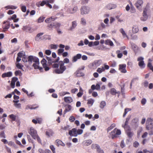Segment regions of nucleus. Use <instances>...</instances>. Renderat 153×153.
<instances>
[{"label":"nucleus","mask_w":153,"mask_h":153,"mask_svg":"<svg viewBox=\"0 0 153 153\" xmlns=\"http://www.w3.org/2000/svg\"><path fill=\"white\" fill-rule=\"evenodd\" d=\"M59 68H57L53 70V72L56 74H62L66 70V68L64 65V62L62 61H60L59 63Z\"/></svg>","instance_id":"1"},{"label":"nucleus","mask_w":153,"mask_h":153,"mask_svg":"<svg viewBox=\"0 0 153 153\" xmlns=\"http://www.w3.org/2000/svg\"><path fill=\"white\" fill-rule=\"evenodd\" d=\"M36 59L35 58V56H30L27 57L25 54H24L23 57L22 58V60L24 62H32V60H36Z\"/></svg>","instance_id":"2"},{"label":"nucleus","mask_w":153,"mask_h":153,"mask_svg":"<svg viewBox=\"0 0 153 153\" xmlns=\"http://www.w3.org/2000/svg\"><path fill=\"white\" fill-rule=\"evenodd\" d=\"M144 58L142 57H140L137 59V61H139L138 65L141 68H143L145 67V64L143 61Z\"/></svg>","instance_id":"3"},{"label":"nucleus","mask_w":153,"mask_h":153,"mask_svg":"<svg viewBox=\"0 0 153 153\" xmlns=\"http://www.w3.org/2000/svg\"><path fill=\"white\" fill-rule=\"evenodd\" d=\"M28 132L33 138L38 135L37 131L32 127L30 128Z\"/></svg>","instance_id":"4"},{"label":"nucleus","mask_w":153,"mask_h":153,"mask_svg":"<svg viewBox=\"0 0 153 153\" xmlns=\"http://www.w3.org/2000/svg\"><path fill=\"white\" fill-rule=\"evenodd\" d=\"M126 131L127 135L130 137H132L133 135V133L130 131V128L128 125H124L123 126Z\"/></svg>","instance_id":"5"},{"label":"nucleus","mask_w":153,"mask_h":153,"mask_svg":"<svg viewBox=\"0 0 153 153\" xmlns=\"http://www.w3.org/2000/svg\"><path fill=\"white\" fill-rule=\"evenodd\" d=\"M119 70L122 73H125L127 72L126 69V65L125 64H120L119 65Z\"/></svg>","instance_id":"6"},{"label":"nucleus","mask_w":153,"mask_h":153,"mask_svg":"<svg viewBox=\"0 0 153 153\" xmlns=\"http://www.w3.org/2000/svg\"><path fill=\"white\" fill-rule=\"evenodd\" d=\"M89 11V9L85 6L82 7L81 9V13L82 14L88 13Z\"/></svg>","instance_id":"7"},{"label":"nucleus","mask_w":153,"mask_h":153,"mask_svg":"<svg viewBox=\"0 0 153 153\" xmlns=\"http://www.w3.org/2000/svg\"><path fill=\"white\" fill-rule=\"evenodd\" d=\"M41 62L42 65V66L44 68L45 71H48L49 70V68L47 66L46 64L47 61L45 59H43L41 61Z\"/></svg>","instance_id":"8"},{"label":"nucleus","mask_w":153,"mask_h":153,"mask_svg":"<svg viewBox=\"0 0 153 153\" xmlns=\"http://www.w3.org/2000/svg\"><path fill=\"white\" fill-rule=\"evenodd\" d=\"M35 58L36 59V61H35V60H32V62H35V63H34L33 64V67L35 69H38L39 67V59L35 57Z\"/></svg>","instance_id":"9"},{"label":"nucleus","mask_w":153,"mask_h":153,"mask_svg":"<svg viewBox=\"0 0 153 153\" xmlns=\"http://www.w3.org/2000/svg\"><path fill=\"white\" fill-rule=\"evenodd\" d=\"M69 134L71 136L76 137L77 136V132L76 129L74 128L72 130H70L69 132Z\"/></svg>","instance_id":"10"},{"label":"nucleus","mask_w":153,"mask_h":153,"mask_svg":"<svg viewBox=\"0 0 153 153\" xmlns=\"http://www.w3.org/2000/svg\"><path fill=\"white\" fill-rule=\"evenodd\" d=\"M22 29L23 30L26 31L29 33H32L33 31V30L30 27L27 26H24Z\"/></svg>","instance_id":"11"},{"label":"nucleus","mask_w":153,"mask_h":153,"mask_svg":"<svg viewBox=\"0 0 153 153\" xmlns=\"http://www.w3.org/2000/svg\"><path fill=\"white\" fill-rule=\"evenodd\" d=\"M82 57V55L78 53L76 55L74 56L72 58V61L73 62H76L78 59H80Z\"/></svg>","instance_id":"12"},{"label":"nucleus","mask_w":153,"mask_h":153,"mask_svg":"<svg viewBox=\"0 0 153 153\" xmlns=\"http://www.w3.org/2000/svg\"><path fill=\"white\" fill-rule=\"evenodd\" d=\"M10 26V24L9 22L4 21L3 22L2 28L3 29H8Z\"/></svg>","instance_id":"13"},{"label":"nucleus","mask_w":153,"mask_h":153,"mask_svg":"<svg viewBox=\"0 0 153 153\" xmlns=\"http://www.w3.org/2000/svg\"><path fill=\"white\" fill-rule=\"evenodd\" d=\"M143 3V1L142 0H138L135 3V6L138 9L139 8L142 6V5Z\"/></svg>","instance_id":"14"},{"label":"nucleus","mask_w":153,"mask_h":153,"mask_svg":"<svg viewBox=\"0 0 153 153\" xmlns=\"http://www.w3.org/2000/svg\"><path fill=\"white\" fill-rule=\"evenodd\" d=\"M12 75V73L11 71H9L7 73H5L2 74L1 76L2 78L5 77H10Z\"/></svg>","instance_id":"15"},{"label":"nucleus","mask_w":153,"mask_h":153,"mask_svg":"<svg viewBox=\"0 0 153 153\" xmlns=\"http://www.w3.org/2000/svg\"><path fill=\"white\" fill-rule=\"evenodd\" d=\"M92 142V141L91 140H88L83 141L82 144L83 146H87L91 144Z\"/></svg>","instance_id":"16"},{"label":"nucleus","mask_w":153,"mask_h":153,"mask_svg":"<svg viewBox=\"0 0 153 153\" xmlns=\"http://www.w3.org/2000/svg\"><path fill=\"white\" fill-rule=\"evenodd\" d=\"M56 145L57 146H64L65 144L61 140H60L57 139L56 140Z\"/></svg>","instance_id":"17"},{"label":"nucleus","mask_w":153,"mask_h":153,"mask_svg":"<svg viewBox=\"0 0 153 153\" xmlns=\"http://www.w3.org/2000/svg\"><path fill=\"white\" fill-rule=\"evenodd\" d=\"M64 101L67 103H71L73 101V99L70 97H65L64 98Z\"/></svg>","instance_id":"18"},{"label":"nucleus","mask_w":153,"mask_h":153,"mask_svg":"<svg viewBox=\"0 0 153 153\" xmlns=\"http://www.w3.org/2000/svg\"><path fill=\"white\" fill-rule=\"evenodd\" d=\"M42 118H36V119H33L32 121L34 124H36L37 123L41 124L42 123Z\"/></svg>","instance_id":"19"},{"label":"nucleus","mask_w":153,"mask_h":153,"mask_svg":"<svg viewBox=\"0 0 153 153\" xmlns=\"http://www.w3.org/2000/svg\"><path fill=\"white\" fill-rule=\"evenodd\" d=\"M27 139L28 142L30 143H31L33 144V148H34L35 147V143H34L33 140L31 138L30 135L27 134Z\"/></svg>","instance_id":"20"},{"label":"nucleus","mask_w":153,"mask_h":153,"mask_svg":"<svg viewBox=\"0 0 153 153\" xmlns=\"http://www.w3.org/2000/svg\"><path fill=\"white\" fill-rule=\"evenodd\" d=\"M56 19V18H53L52 17H51L46 19L45 20V22L47 23H50L51 22L54 21Z\"/></svg>","instance_id":"21"},{"label":"nucleus","mask_w":153,"mask_h":153,"mask_svg":"<svg viewBox=\"0 0 153 153\" xmlns=\"http://www.w3.org/2000/svg\"><path fill=\"white\" fill-rule=\"evenodd\" d=\"M115 130L114 129L112 131L110 134V137L114 139V138L117 137L116 132L115 131Z\"/></svg>","instance_id":"22"},{"label":"nucleus","mask_w":153,"mask_h":153,"mask_svg":"<svg viewBox=\"0 0 153 153\" xmlns=\"http://www.w3.org/2000/svg\"><path fill=\"white\" fill-rule=\"evenodd\" d=\"M105 44L106 45H108L111 46H113L114 45L113 42L110 39H107L105 41Z\"/></svg>","instance_id":"23"},{"label":"nucleus","mask_w":153,"mask_h":153,"mask_svg":"<svg viewBox=\"0 0 153 153\" xmlns=\"http://www.w3.org/2000/svg\"><path fill=\"white\" fill-rule=\"evenodd\" d=\"M78 9V7L77 6H75L73 8L70 9V12L71 13H73L76 12Z\"/></svg>","instance_id":"24"},{"label":"nucleus","mask_w":153,"mask_h":153,"mask_svg":"<svg viewBox=\"0 0 153 153\" xmlns=\"http://www.w3.org/2000/svg\"><path fill=\"white\" fill-rule=\"evenodd\" d=\"M96 145L97 148V153H104L103 150L101 149L100 146L96 144Z\"/></svg>","instance_id":"25"},{"label":"nucleus","mask_w":153,"mask_h":153,"mask_svg":"<svg viewBox=\"0 0 153 153\" xmlns=\"http://www.w3.org/2000/svg\"><path fill=\"white\" fill-rule=\"evenodd\" d=\"M130 6H131V8H130V12L132 13H134L135 12L136 10L135 8L133 6L132 4L130 2Z\"/></svg>","instance_id":"26"},{"label":"nucleus","mask_w":153,"mask_h":153,"mask_svg":"<svg viewBox=\"0 0 153 153\" xmlns=\"http://www.w3.org/2000/svg\"><path fill=\"white\" fill-rule=\"evenodd\" d=\"M38 106L36 105H33L31 106H27L26 108H29L31 109H35L38 108Z\"/></svg>","instance_id":"27"},{"label":"nucleus","mask_w":153,"mask_h":153,"mask_svg":"<svg viewBox=\"0 0 153 153\" xmlns=\"http://www.w3.org/2000/svg\"><path fill=\"white\" fill-rule=\"evenodd\" d=\"M106 105V104L105 102L104 101H102L100 104V108L101 109H103Z\"/></svg>","instance_id":"28"},{"label":"nucleus","mask_w":153,"mask_h":153,"mask_svg":"<svg viewBox=\"0 0 153 153\" xmlns=\"http://www.w3.org/2000/svg\"><path fill=\"white\" fill-rule=\"evenodd\" d=\"M33 139L35 140H36L39 143H42L41 140L38 135H36L33 138Z\"/></svg>","instance_id":"29"},{"label":"nucleus","mask_w":153,"mask_h":153,"mask_svg":"<svg viewBox=\"0 0 153 153\" xmlns=\"http://www.w3.org/2000/svg\"><path fill=\"white\" fill-rule=\"evenodd\" d=\"M139 31V29L138 28L134 26L132 28V32L134 33H137Z\"/></svg>","instance_id":"30"},{"label":"nucleus","mask_w":153,"mask_h":153,"mask_svg":"<svg viewBox=\"0 0 153 153\" xmlns=\"http://www.w3.org/2000/svg\"><path fill=\"white\" fill-rule=\"evenodd\" d=\"M97 71L100 74L103 71H105V68H104V67H102V68H98Z\"/></svg>","instance_id":"31"},{"label":"nucleus","mask_w":153,"mask_h":153,"mask_svg":"<svg viewBox=\"0 0 153 153\" xmlns=\"http://www.w3.org/2000/svg\"><path fill=\"white\" fill-rule=\"evenodd\" d=\"M45 17L43 16L40 17L37 20V22L39 23H40L43 22Z\"/></svg>","instance_id":"32"},{"label":"nucleus","mask_w":153,"mask_h":153,"mask_svg":"<svg viewBox=\"0 0 153 153\" xmlns=\"http://www.w3.org/2000/svg\"><path fill=\"white\" fill-rule=\"evenodd\" d=\"M10 118L13 121H14L16 119V116L13 114H11L9 115Z\"/></svg>","instance_id":"33"},{"label":"nucleus","mask_w":153,"mask_h":153,"mask_svg":"<svg viewBox=\"0 0 153 153\" xmlns=\"http://www.w3.org/2000/svg\"><path fill=\"white\" fill-rule=\"evenodd\" d=\"M120 31L124 37H128L127 36L123 28H121Z\"/></svg>","instance_id":"34"},{"label":"nucleus","mask_w":153,"mask_h":153,"mask_svg":"<svg viewBox=\"0 0 153 153\" xmlns=\"http://www.w3.org/2000/svg\"><path fill=\"white\" fill-rule=\"evenodd\" d=\"M54 23H52L48 24L47 26V27L49 30H51L53 28H54Z\"/></svg>","instance_id":"35"},{"label":"nucleus","mask_w":153,"mask_h":153,"mask_svg":"<svg viewBox=\"0 0 153 153\" xmlns=\"http://www.w3.org/2000/svg\"><path fill=\"white\" fill-rule=\"evenodd\" d=\"M53 132L52 131H47L46 132V134L48 137H50L53 135Z\"/></svg>","instance_id":"36"},{"label":"nucleus","mask_w":153,"mask_h":153,"mask_svg":"<svg viewBox=\"0 0 153 153\" xmlns=\"http://www.w3.org/2000/svg\"><path fill=\"white\" fill-rule=\"evenodd\" d=\"M153 120L150 118H148L146 120V123L149 124H152L153 122Z\"/></svg>","instance_id":"37"},{"label":"nucleus","mask_w":153,"mask_h":153,"mask_svg":"<svg viewBox=\"0 0 153 153\" xmlns=\"http://www.w3.org/2000/svg\"><path fill=\"white\" fill-rule=\"evenodd\" d=\"M111 94L112 95H115L116 94V90L114 88H112L111 89Z\"/></svg>","instance_id":"38"},{"label":"nucleus","mask_w":153,"mask_h":153,"mask_svg":"<svg viewBox=\"0 0 153 153\" xmlns=\"http://www.w3.org/2000/svg\"><path fill=\"white\" fill-rule=\"evenodd\" d=\"M54 28H59L60 26V23L57 22H54Z\"/></svg>","instance_id":"39"},{"label":"nucleus","mask_w":153,"mask_h":153,"mask_svg":"<svg viewBox=\"0 0 153 153\" xmlns=\"http://www.w3.org/2000/svg\"><path fill=\"white\" fill-rule=\"evenodd\" d=\"M46 58L47 60H48V63L51 64L52 63H54V61H53L51 58L47 56H46Z\"/></svg>","instance_id":"40"},{"label":"nucleus","mask_w":153,"mask_h":153,"mask_svg":"<svg viewBox=\"0 0 153 153\" xmlns=\"http://www.w3.org/2000/svg\"><path fill=\"white\" fill-rule=\"evenodd\" d=\"M94 102V101L93 99H90L88 100L87 104H91L92 105L93 104Z\"/></svg>","instance_id":"41"},{"label":"nucleus","mask_w":153,"mask_h":153,"mask_svg":"<svg viewBox=\"0 0 153 153\" xmlns=\"http://www.w3.org/2000/svg\"><path fill=\"white\" fill-rule=\"evenodd\" d=\"M15 74L16 76H17L18 75L21 76L22 74V73L20 71L18 70L15 71Z\"/></svg>","instance_id":"42"},{"label":"nucleus","mask_w":153,"mask_h":153,"mask_svg":"<svg viewBox=\"0 0 153 153\" xmlns=\"http://www.w3.org/2000/svg\"><path fill=\"white\" fill-rule=\"evenodd\" d=\"M77 25V24L76 21H74L72 22V26L71 27V29H74Z\"/></svg>","instance_id":"43"},{"label":"nucleus","mask_w":153,"mask_h":153,"mask_svg":"<svg viewBox=\"0 0 153 153\" xmlns=\"http://www.w3.org/2000/svg\"><path fill=\"white\" fill-rule=\"evenodd\" d=\"M50 148L52 151L53 153H55L56 152L55 148L53 145L50 146Z\"/></svg>","instance_id":"44"},{"label":"nucleus","mask_w":153,"mask_h":153,"mask_svg":"<svg viewBox=\"0 0 153 153\" xmlns=\"http://www.w3.org/2000/svg\"><path fill=\"white\" fill-rule=\"evenodd\" d=\"M114 130H115V131L116 132L117 136V135H120L121 134V132L120 130L117 129V128H115Z\"/></svg>","instance_id":"45"},{"label":"nucleus","mask_w":153,"mask_h":153,"mask_svg":"<svg viewBox=\"0 0 153 153\" xmlns=\"http://www.w3.org/2000/svg\"><path fill=\"white\" fill-rule=\"evenodd\" d=\"M81 23L83 25H85L86 24L85 20L84 18H82L81 21Z\"/></svg>","instance_id":"46"},{"label":"nucleus","mask_w":153,"mask_h":153,"mask_svg":"<svg viewBox=\"0 0 153 153\" xmlns=\"http://www.w3.org/2000/svg\"><path fill=\"white\" fill-rule=\"evenodd\" d=\"M102 63V60L101 59L95 62V65L98 66L100 65Z\"/></svg>","instance_id":"47"},{"label":"nucleus","mask_w":153,"mask_h":153,"mask_svg":"<svg viewBox=\"0 0 153 153\" xmlns=\"http://www.w3.org/2000/svg\"><path fill=\"white\" fill-rule=\"evenodd\" d=\"M50 47L51 49H56L57 48V45L54 44H51Z\"/></svg>","instance_id":"48"},{"label":"nucleus","mask_w":153,"mask_h":153,"mask_svg":"<svg viewBox=\"0 0 153 153\" xmlns=\"http://www.w3.org/2000/svg\"><path fill=\"white\" fill-rule=\"evenodd\" d=\"M131 115H128L126 119V120L125 123V124H128V121L130 120L131 118Z\"/></svg>","instance_id":"49"},{"label":"nucleus","mask_w":153,"mask_h":153,"mask_svg":"<svg viewBox=\"0 0 153 153\" xmlns=\"http://www.w3.org/2000/svg\"><path fill=\"white\" fill-rule=\"evenodd\" d=\"M16 66L18 68L20 69H22L23 67V66L21 65L19 63H18L16 64Z\"/></svg>","instance_id":"50"},{"label":"nucleus","mask_w":153,"mask_h":153,"mask_svg":"<svg viewBox=\"0 0 153 153\" xmlns=\"http://www.w3.org/2000/svg\"><path fill=\"white\" fill-rule=\"evenodd\" d=\"M64 51V49L62 48H60L58 50V55H60V54L62 53Z\"/></svg>","instance_id":"51"},{"label":"nucleus","mask_w":153,"mask_h":153,"mask_svg":"<svg viewBox=\"0 0 153 153\" xmlns=\"http://www.w3.org/2000/svg\"><path fill=\"white\" fill-rule=\"evenodd\" d=\"M148 19V16H143L141 17L140 19L141 21H145L146 20Z\"/></svg>","instance_id":"52"},{"label":"nucleus","mask_w":153,"mask_h":153,"mask_svg":"<svg viewBox=\"0 0 153 153\" xmlns=\"http://www.w3.org/2000/svg\"><path fill=\"white\" fill-rule=\"evenodd\" d=\"M21 10L24 12H25L26 11V7L25 6H23L21 7Z\"/></svg>","instance_id":"53"},{"label":"nucleus","mask_w":153,"mask_h":153,"mask_svg":"<svg viewBox=\"0 0 153 153\" xmlns=\"http://www.w3.org/2000/svg\"><path fill=\"white\" fill-rule=\"evenodd\" d=\"M14 105L17 108H21L20 103H14Z\"/></svg>","instance_id":"54"},{"label":"nucleus","mask_w":153,"mask_h":153,"mask_svg":"<svg viewBox=\"0 0 153 153\" xmlns=\"http://www.w3.org/2000/svg\"><path fill=\"white\" fill-rule=\"evenodd\" d=\"M125 85H123V87H121V92L122 94H124L125 89H124Z\"/></svg>","instance_id":"55"},{"label":"nucleus","mask_w":153,"mask_h":153,"mask_svg":"<svg viewBox=\"0 0 153 153\" xmlns=\"http://www.w3.org/2000/svg\"><path fill=\"white\" fill-rule=\"evenodd\" d=\"M126 110H128V111H131V109L130 108H126L125 109L124 112L123 113V117H124L126 115V114L127 113V112H126Z\"/></svg>","instance_id":"56"},{"label":"nucleus","mask_w":153,"mask_h":153,"mask_svg":"<svg viewBox=\"0 0 153 153\" xmlns=\"http://www.w3.org/2000/svg\"><path fill=\"white\" fill-rule=\"evenodd\" d=\"M146 99L143 98L142 99L141 102V104L142 105H144L146 104Z\"/></svg>","instance_id":"57"},{"label":"nucleus","mask_w":153,"mask_h":153,"mask_svg":"<svg viewBox=\"0 0 153 153\" xmlns=\"http://www.w3.org/2000/svg\"><path fill=\"white\" fill-rule=\"evenodd\" d=\"M75 120V118L74 116H71L69 118V120L71 122H74Z\"/></svg>","instance_id":"58"},{"label":"nucleus","mask_w":153,"mask_h":153,"mask_svg":"<svg viewBox=\"0 0 153 153\" xmlns=\"http://www.w3.org/2000/svg\"><path fill=\"white\" fill-rule=\"evenodd\" d=\"M139 145V143L138 142L135 141L133 143V146L135 147H137Z\"/></svg>","instance_id":"59"},{"label":"nucleus","mask_w":153,"mask_h":153,"mask_svg":"<svg viewBox=\"0 0 153 153\" xmlns=\"http://www.w3.org/2000/svg\"><path fill=\"white\" fill-rule=\"evenodd\" d=\"M45 53L48 55H50L51 53V51L49 50H46L45 51Z\"/></svg>","instance_id":"60"},{"label":"nucleus","mask_w":153,"mask_h":153,"mask_svg":"<svg viewBox=\"0 0 153 153\" xmlns=\"http://www.w3.org/2000/svg\"><path fill=\"white\" fill-rule=\"evenodd\" d=\"M59 67V65L57 63H55L53 64L52 65V67L53 68H58Z\"/></svg>","instance_id":"61"},{"label":"nucleus","mask_w":153,"mask_h":153,"mask_svg":"<svg viewBox=\"0 0 153 153\" xmlns=\"http://www.w3.org/2000/svg\"><path fill=\"white\" fill-rule=\"evenodd\" d=\"M47 0L43 1L40 4V5L41 6H43L45 4H46Z\"/></svg>","instance_id":"62"},{"label":"nucleus","mask_w":153,"mask_h":153,"mask_svg":"<svg viewBox=\"0 0 153 153\" xmlns=\"http://www.w3.org/2000/svg\"><path fill=\"white\" fill-rule=\"evenodd\" d=\"M77 135L78 134H81L83 132V130L82 129H79L77 130Z\"/></svg>","instance_id":"63"},{"label":"nucleus","mask_w":153,"mask_h":153,"mask_svg":"<svg viewBox=\"0 0 153 153\" xmlns=\"http://www.w3.org/2000/svg\"><path fill=\"white\" fill-rule=\"evenodd\" d=\"M24 55V54H23L22 53L19 52L18 53L17 56L20 58H21L22 57H23Z\"/></svg>","instance_id":"64"}]
</instances>
